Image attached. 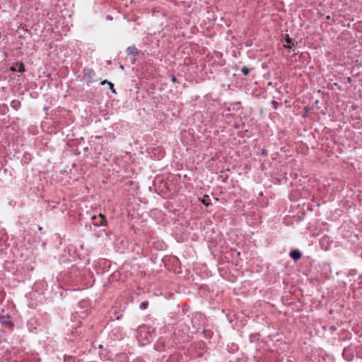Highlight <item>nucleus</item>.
Returning a JSON list of instances; mask_svg holds the SVG:
<instances>
[{
	"mask_svg": "<svg viewBox=\"0 0 362 362\" xmlns=\"http://www.w3.org/2000/svg\"><path fill=\"white\" fill-rule=\"evenodd\" d=\"M137 334L139 338L146 340L147 343L153 340V333L151 331V328L145 325L139 327Z\"/></svg>",
	"mask_w": 362,
	"mask_h": 362,
	"instance_id": "f257e3e1",
	"label": "nucleus"
},
{
	"mask_svg": "<svg viewBox=\"0 0 362 362\" xmlns=\"http://www.w3.org/2000/svg\"><path fill=\"white\" fill-rule=\"evenodd\" d=\"M83 72L84 78L87 83L89 84L95 81L96 73L93 69L86 67L83 69Z\"/></svg>",
	"mask_w": 362,
	"mask_h": 362,
	"instance_id": "f03ea898",
	"label": "nucleus"
},
{
	"mask_svg": "<svg viewBox=\"0 0 362 362\" xmlns=\"http://www.w3.org/2000/svg\"><path fill=\"white\" fill-rule=\"evenodd\" d=\"M0 324L10 329H13L14 327V324L11 320V316L8 315H0Z\"/></svg>",
	"mask_w": 362,
	"mask_h": 362,
	"instance_id": "7ed1b4c3",
	"label": "nucleus"
},
{
	"mask_svg": "<svg viewBox=\"0 0 362 362\" xmlns=\"http://www.w3.org/2000/svg\"><path fill=\"white\" fill-rule=\"evenodd\" d=\"M92 220L93 225L96 226H105L107 223L106 218L102 214H100L98 216H93Z\"/></svg>",
	"mask_w": 362,
	"mask_h": 362,
	"instance_id": "20e7f679",
	"label": "nucleus"
},
{
	"mask_svg": "<svg viewBox=\"0 0 362 362\" xmlns=\"http://www.w3.org/2000/svg\"><path fill=\"white\" fill-rule=\"evenodd\" d=\"M290 257L294 260V261H298L299 260L301 257H302V253L300 250H292L290 254H289Z\"/></svg>",
	"mask_w": 362,
	"mask_h": 362,
	"instance_id": "39448f33",
	"label": "nucleus"
},
{
	"mask_svg": "<svg viewBox=\"0 0 362 362\" xmlns=\"http://www.w3.org/2000/svg\"><path fill=\"white\" fill-rule=\"evenodd\" d=\"M126 52L128 55H132L134 57L139 55V50L134 45L128 47Z\"/></svg>",
	"mask_w": 362,
	"mask_h": 362,
	"instance_id": "423d86ee",
	"label": "nucleus"
},
{
	"mask_svg": "<svg viewBox=\"0 0 362 362\" xmlns=\"http://www.w3.org/2000/svg\"><path fill=\"white\" fill-rule=\"evenodd\" d=\"M11 70L12 71H17V72H24L25 71V67L24 64L22 62H18L15 66H11Z\"/></svg>",
	"mask_w": 362,
	"mask_h": 362,
	"instance_id": "0eeeda50",
	"label": "nucleus"
},
{
	"mask_svg": "<svg viewBox=\"0 0 362 362\" xmlns=\"http://www.w3.org/2000/svg\"><path fill=\"white\" fill-rule=\"evenodd\" d=\"M21 102L18 100H13L11 103V106L16 110H18L21 107Z\"/></svg>",
	"mask_w": 362,
	"mask_h": 362,
	"instance_id": "6e6552de",
	"label": "nucleus"
},
{
	"mask_svg": "<svg viewBox=\"0 0 362 362\" xmlns=\"http://www.w3.org/2000/svg\"><path fill=\"white\" fill-rule=\"evenodd\" d=\"M100 84L101 85L107 84L108 86H110V89L112 90V92L114 93H116V90L114 88V84L112 82L108 81L107 80H103L101 81Z\"/></svg>",
	"mask_w": 362,
	"mask_h": 362,
	"instance_id": "1a4fd4ad",
	"label": "nucleus"
},
{
	"mask_svg": "<svg viewBox=\"0 0 362 362\" xmlns=\"http://www.w3.org/2000/svg\"><path fill=\"white\" fill-rule=\"evenodd\" d=\"M240 71H241L243 75L246 76L250 74L251 69L246 67V66H243L240 68Z\"/></svg>",
	"mask_w": 362,
	"mask_h": 362,
	"instance_id": "9d476101",
	"label": "nucleus"
},
{
	"mask_svg": "<svg viewBox=\"0 0 362 362\" xmlns=\"http://www.w3.org/2000/svg\"><path fill=\"white\" fill-rule=\"evenodd\" d=\"M349 351V349H344V351H343V356L344 358L346 360V361H351L352 358H353V356L351 354H350V356H346V354Z\"/></svg>",
	"mask_w": 362,
	"mask_h": 362,
	"instance_id": "9b49d317",
	"label": "nucleus"
},
{
	"mask_svg": "<svg viewBox=\"0 0 362 362\" xmlns=\"http://www.w3.org/2000/svg\"><path fill=\"white\" fill-rule=\"evenodd\" d=\"M148 306V301L147 300H145L144 302H142L140 305H139V308L141 310H146Z\"/></svg>",
	"mask_w": 362,
	"mask_h": 362,
	"instance_id": "f8f14e48",
	"label": "nucleus"
},
{
	"mask_svg": "<svg viewBox=\"0 0 362 362\" xmlns=\"http://www.w3.org/2000/svg\"><path fill=\"white\" fill-rule=\"evenodd\" d=\"M209 196H205L204 198L202 200V202L205 206H209V203L208 202Z\"/></svg>",
	"mask_w": 362,
	"mask_h": 362,
	"instance_id": "ddd939ff",
	"label": "nucleus"
},
{
	"mask_svg": "<svg viewBox=\"0 0 362 362\" xmlns=\"http://www.w3.org/2000/svg\"><path fill=\"white\" fill-rule=\"evenodd\" d=\"M285 41L287 44H291L292 42V38L288 36V35H286Z\"/></svg>",
	"mask_w": 362,
	"mask_h": 362,
	"instance_id": "4468645a",
	"label": "nucleus"
},
{
	"mask_svg": "<svg viewBox=\"0 0 362 362\" xmlns=\"http://www.w3.org/2000/svg\"><path fill=\"white\" fill-rule=\"evenodd\" d=\"M272 105L273 108L274 110H276L278 107L279 103L276 101H275V100H272Z\"/></svg>",
	"mask_w": 362,
	"mask_h": 362,
	"instance_id": "2eb2a0df",
	"label": "nucleus"
},
{
	"mask_svg": "<svg viewBox=\"0 0 362 362\" xmlns=\"http://www.w3.org/2000/svg\"><path fill=\"white\" fill-rule=\"evenodd\" d=\"M286 49H291L293 48L292 45H290V44H288L287 45H285Z\"/></svg>",
	"mask_w": 362,
	"mask_h": 362,
	"instance_id": "dca6fc26",
	"label": "nucleus"
},
{
	"mask_svg": "<svg viewBox=\"0 0 362 362\" xmlns=\"http://www.w3.org/2000/svg\"><path fill=\"white\" fill-rule=\"evenodd\" d=\"M171 80H172V81H173V83H175V82L177 81V78H176V77H175V76H172V79H171Z\"/></svg>",
	"mask_w": 362,
	"mask_h": 362,
	"instance_id": "f3484780",
	"label": "nucleus"
},
{
	"mask_svg": "<svg viewBox=\"0 0 362 362\" xmlns=\"http://www.w3.org/2000/svg\"><path fill=\"white\" fill-rule=\"evenodd\" d=\"M348 81H349V83H351V82L352 81V80H351V77H349V78H348Z\"/></svg>",
	"mask_w": 362,
	"mask_h": 362,
	"instance_id": "a211bd4d",
	"label": "nucleus"
},
{
	"mask_svg": "<svg viewBox=\"0 0 362 362\" xmlns=\"http://www.w3.org/2000/svg\"><path fill=\"white\" fill-rule=\"evenodd\" d=\"M359 279H362V274L359 275Z\"/></svg>",
	"mask_w": 362,
	"mask_h": 362,
	"instance_id": "6ab92c4d",
	"label": "nucleus"
},
{
	"mask_svg": "<svg viewBox=\"0 0 362 362\" xmlns=\"http://www.w3.org/2000/svg\"><path fill=\"white\" fill-rule=\"evenodd\" d=\"M326 18H327V19H330V16H327Z\"/></svg>",
	"mask_w": 362,
	"mask_h": 362,
	"instance_id": "aec40b11",
	"label": "nucleus"
},
{
	"mask_svg": "<svg viewBox=\"0 0 362 362\" xmlns=\"http://www.w3.org/2000/svg\"><path fill=\"white\" fill-rule=\"evenodd\" d=\"M38 229H39V230H42V228L41 226H39V227H38Z\"/></svg>",
	"mask_w": 362,
	"mask_h": 362,
	"instance_id": "412c9836",
	"label": "nucleus"
}]
</instances>
